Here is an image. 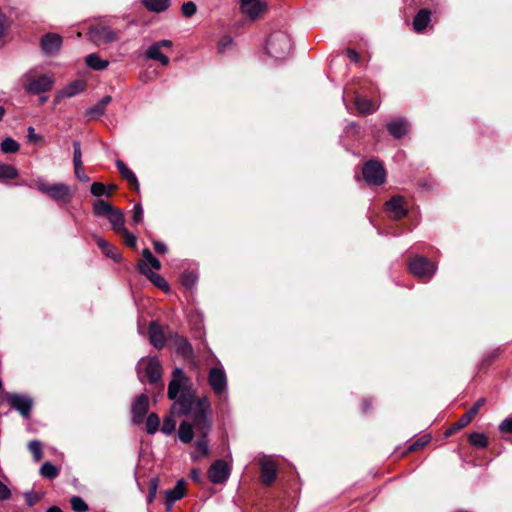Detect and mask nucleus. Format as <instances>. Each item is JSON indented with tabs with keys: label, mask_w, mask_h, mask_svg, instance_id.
<instances>
[{
	"label": "nucleus",
	"mask_w": 512,
	"mask_h": 512,
	"mask_svg": "<svg viewBox=\"0 0 512 512\" xmlns=\"http://www.w3.org/2000/svg\"><path fill=\"white\" fill-rule=\"evenodd\" d=\"M189 378L184 371L176 367L172 371V379L168 385V398L173 400L172 410L179 415L192 414V422L182 421L178 428V437L183 443H190L194 435V410L197 400L195 393L189 387Z\"/></svg>",
	"instance_id": "nucleus-1"
},
{
	"label": "nucleus",
	"mask_w": 512,
	"mask_h": 512,
	"mask_svg": "<svg viewBox=\"0 0 512 512\" xmlns=\"http://www.w3.org/2000/svg\"><path fill=\"white\" fill-rule=\"evenodd\" d=\"M211 411V403L208 397L204 396L197 399L196 407L194 410V426L195 431L200 438L196 441V448L203 456L209 455V448L207 442V435L209 434L212 426L209 414Z\"/></svg>",
	"instance_id": "nucleus-2"
},
{
	"label": "nucleus",
	"mask_w": 512,
	"mask_h": 512,
	"mask_svg": "<svg viewBox=\"0 0 512 512\" xmlns=\"http://www.w3.org/2000/svg\"><path fill=\"white\" fill-rule=\"evenodd\" d=\"M29 188H36L41 193L59 204H67L71 201L74 192L70 186L64 183H47L42 177L37 178L33 182L25 183Z\"/></svg>",
	"instance_id": "nucleus-3"
},
{
	"label": "nucleus",
	"mask_w": 512,
	"mask_h": 512,
	"mask_svg": "<svg viewBox=\"0 0 512 512\" xmlns=\"http://www.w3.org/2000/svg\"><path fill=\"white\" fill-rule=\"evenodd\" d=\"M265 50L275 61L285 60L292 51V39L285 31H275L268 37Z\"/></svg>",
	"instance_id": "nucleus-4"
},
{
	"label": "nucleus",
	"mask_w": 512,
	"mask_h": 512,
	"mask_svg": "<svg viewBox=\"0 0 512 512\" xmlns=\"http://www.w3.org/2000/svg\"><path fill=\"white\" fill-rule=\"evenodd\" d=\"M20 82L25 92L37 95L50 91L54 85V78L50 74H40L36 69H30L21 76Z\"/></svg>",
	"instance_id": "nucleus-5"
},
{
	"label": "nucleus",
	"mask_w": 512,
	"mask_h": 512,
	"mask_svg": "<svg viewBox=\"0 0 512 512\" xmlns=\"http://www.w3.org/2000/svg\"><path fill=\"white\" fill-rule=\"evenodd\" d=\"M363 179L369 186H380L386 181V170L376 160L367 161L362 168Z\"/></svg>",
	"instance_id": "nucleus-6"
},
{
	"label": "nucleus",
	"mask_w": 512,
	"mask_h": 512,
	"mask_svg": "<svg viewBox=\"0 0 512 512\" xmlns=\"http://www.w3.org/2000/svg\"><path fill=\"white\" fill-rule=\"evenodd\" d=\"M208 383L214 394L219 399L227 398L228 381L222 367L211 368L208 374Z\"/></svg>",
	"instance_id": "nucleus-7"
},
{
	"label": "nucleus",
	"mask_w": 512,
	"mask_h": 512,
	"mask_svg": "<svg viewBox=\"0 0 512 512\" xmlns=\"http://www.w3.org/2000/svg\"><path fill=\"white\" fill-rule=\"evenodd\" d=\"M408 268L412 275L425 281L430 280L436 272V265L423 256H417L412 259L408 264Z\"/></svg>",
	"instance_id": "nucleus-8"
},
{
	"label": "nucleus",
	"mask_w": 512,
	"mask_h": 512,
	"mask_svg": "<svg viewBox=\"0 0 512 512\" xmlns=\"http://www.w3.org/2000/svg\"><path fill=\"white\" fill-rule=\"evenodd\" d=\"M88 36L98 46L114 42L118 39V33L105 24L92 26L89 29Z\"/></svg>",
	"instance_id": "nucleus-9"
},
{
	"label": "nucleus",
	"mask_w": 512,
	"mask_h": 512,
	"mask_svg": "<svg viewBox=\"0 0 512 512\" xmlns=\"http://www.w3.org/2000/svg\"><path fill=\"white\" fill-rule=\"evenodd\" d=\"M6 397L11 408L17 410L21 416L28 418L31 414L33 400L31 397L18 393H7Z\"/></svg>",
	"instance_id": "nucleus-10"
},
{
	"label": "nucleus",
	"mask_w": 512,
	"mask_h": 512,
	"mask_svg": "<svg viewBox=\"0 0 512 512\" xmlns=\"http://www.w3.org/2000/svg\"><path fill=\"white\" fill-rule=\"evenodd\" d=\"M173 43L171 40H160L150 45L145 51V57L149 60L159 61L163 66H167L170 62L169 58L164 55L162 49H171Z\"/></svg>",
	"instance_id": "nucleus-11"
},
{
	"label": "nucleus",
	"mask_w": 512,
	"mask_h": 512,
	"mask_svg": "<svg viewBox=\"0 0 512 512\" xmlns=\"http://www.w3.org/2000/svg\"><path fill=\"white\" fill-rule=\"evenodd\" d=\"M231 468L224 460L214 461L208 469V478L213 484L224 483L230 476Z\"/></svg>",
	"instance_id": "nucleus-12"
},
{
	"label": "nucleus",
	"mask_w": 512,
	"mask_h": 512,
	"mask_svg": "<svg viewBox=\"0 0 512 512\" xmlns=\"http://www.w3.org/2000/svg\"><path fill=\"white\" fill-rule=\"evenodd\" d=\"M149 409V398L145 394L139 395L132 404V422L136 425L141 424Z\"/></svg>",
	"instance_id": "nucleus-13"
},
{
	"label": "nucleus",
	"mask_w": 512,
	"mask_h": 512,
	"mask_svg": "<svg viewBox=\"0 0 512 512\" xmlns=\"http://www.w3.org/2000/svg\"><path fill=\"white\" fill-rule=\"evenodd\" d=\"M239 2L241 13L250 19L258 18L266 8L261 0H239Z\"/></svg>",
	"instance_id": "nucleus-14"
},
{
	"label": "nucleus",
	"mask_w": 512,
	"mask_h": 512,
	"mask_svg": "<svg viewBox=\"0 0 512 512\" xmlns=\"http://www.w3.org/2000/svg\"><path fill=\"white\" fill-rule=\"evenodd\" d=\"M385 210L394 220H399L405 217L408 213L407 207L404 205V198L401 196H394L387 201L385 204Z\"/></svg>",
	"instance_id": "nucleus-15"
},
{
	"label": "nucleus",
	"mask_w": 512,
	"mask_h": 512,
	"mask_svg": "<svg viewBox=\"0 0 512 512\" xmlns=\"http://www.w3.org/2000/svg\"><path fill=\"white\" fill-rule=\"evenodd\" d=\"M260 466V478L262 483L267 486L271 485L275 481L277 476L276 463L273 460L264 457L260 460Z\"/></svg>",
	"instance_id": "nucleus-16"
},
{
	"label": "nucleus",
	"mask_w": 512,
	"mask_h": 512,
	"mask_svg": "<svg viewBox=\"0 0 512 512\" xmlns=\"http://www.w3.org/2000/svg\"><path fill=\"white\" fill-rule=\"evenodd\" d=\"M62 45V37L56 33L45 34L41 38V48L46 55L56 54Z\"/></svg>",
	"instance_id": "nucleus-17"
},
{
	"label": "nucleus",
	"mask_w": 512,
	"mask_h": 512,
	"mask_svg": "<svg viewBox=\"0 0 512 512\" xmlns=\"http://www.w3.org/2000/svg\"><path fill=\"white\" fill-rule=\"evenodd\" d=\"M185 496V481L180 479L177 481L173 489L165 491V505L166 510L170 511L173 504Z\"/></svg>",
	"instance_id": "nucleus-18"
},
{
	"label": "nucleus",
	"mask_w": 512,
	"mask_h": 512,
	"mask_svg": "<svg viewBox=\"0 0 512 512\" xmlns=\"http://www.w3.org/2000/svg\"><path fill=\"white\" fill-rule=\"evenodd\" d=\"M138 267L139 271L144 274L156 287L164 291L169 289L167 281L160 274L151 271L148 267V264L141 262L138 264Z\"/></svg>",
	"instance_id": "nucleus-19"
},
{
	"label": "nucleus",
	"mask_w": 512,
	"mask_h": 512,
	"mask_svg": "<svg viewBox=\"0 0 512 512\" xmlns=\"http://www.w3.org/2000/svg\"><path fill=\"white\" fill-rule=\"evenodd\" d=\"M145 371L151 384L158 383L161 380L162 367L160 361L156 357L148 359Z\"/></svg>",
	"instance_id": "nucleus-20"
},
{
	"label": "nucleus",
	"mask_w": 512,
	"mask_h": 512,
	"mask_svg": "<svg viewBox=\"0 0 512 512\" xmlns=\"http://www.w3.org/2000/svg\"><path fill=\"white\" fill-rule=\"evenodd\" d=\"M149 340L150 343L157 349H161L165 345V336L161 327L155 322L151 321L149 324Z\"/></svg>",
	"instance_id": "nucleus-21"
},
{
	"label": "nucleus",
	"mask_w": 512,
	"mask_h": 512,
	"mask_svg": "<svg viewBox=\"0 0 512 512\" xmlns=\"http://www.w3.org/2000/svg\"><path fill=\"white\" fill-rule=\"evenodd\" d=\"M387 130L395 138L403 137L409 130V123L404 118H397L387 123Z\"/></svg>",
	"instance_id": "nucleus-22"
},
{
	"label": "nucleus",
	"mask_w": 512,
	"mask_h": 512,
	"mask_svg": "<svg viewBox=\"0 0 512 512\" xmlns=\"http://www.w3.org/2000/svg\"><path fill=\"white\" fill-rule=\"evenodd\" d=\"M85 89V82L82 80H76L71 82L65 88L58 92L56 96V101H59L62 98H70L73 97Z\"/></svg>",
	"instance_id": "nucleus-23"
},
{
	"label": "nucleus",
	"mask_w": 512,
	"mask_h": 512,
	"mask_svg": "<svg viewBox=\"0 0 512 512\" xmlns=\"http://www.w3.org/2000/svg\"><path fill=\"white\" fill-rule=\"evenodd\" d=\"M97 246L101 249V251L108 257L113 259L114 261H120L121 254L119 250L107 242L104 238L100 236H94Z\"/></svg>",
	"instance_id": "nucleus-24"
},
{
	"label": "nucleus",
	"mask_w": 512,
	"mask_h": 512,
	"mask_svg": "<svg viewBox=\"0 0 512 512\" xmlns=\"http://www.w3.org/2000/svg\"><path fill=\"white\" fill-rule=\"evenodd\" d=\"M355 106L361 114H372L374 113L379 105L374 101L364 98L360 95L355 96Z\"/></svg>",
	"instance_id": "nucleus-25"
},
{
	"label": "nucleus",
	"mask_w": 512,
	"mask_h": 512,
	"mask_svg": "<svg viewBox=\"0 0 512 512\" xmlns=\"http://www.w3.org/2000/svg\"><path fill=\"white\" fill-rule=\"evenodd\" d=\"M107 219L110 222L112 229L117 234L126 229L124 214L121 210L114 208V210L109 214Z\"/></svg>",
	"instance_id": "nucleus-26"
},
{
	"label": "nucleus",
	"mask_w": 512,
	"mask_h": 512,
	"mask_svg": "<svg viewBox=\"0 0 512 512\" xmlns=\"http://www.w3.org/2000/svg\"><path fill=\"white\" fill-rule=\"evenodd\" d=\"M141 2L149 12L153 13H162L171 5V0H142Z\"/></svg>",
	"instance_id": "nucleus-27"
},
{
	"label": "nucleus",
	"mask_w": 512,
	"mask_h": 512,
	"mask_svg": "<svg viewBox=\"0 0 512 512\" xmlns=\"http://www.w3.org/2000/svg\"><path fill=\"white\" fill-rule=\"evenodd\" d=\"M430 11L421 9L413 19V28L416 32H422L430 22Z\"/></svg>",
	"instance_id": "nucleus-28"
},
{
	"label": "nucleus",
	"mask_w": 512,
	"mask_h": 512,
	"mask_svg": "<svg viewBox=\"0 0 512 512\" xmlns=\"http://www.w3.org/2000/svg\"><path fill=\"white\" fill-rule=\"evenodd\" d=\"M116 166L122 177L133 186L136 190L139 189V183L136 175L125 165L121 160L116 161Z\"/></svg>",
	"instance_id": "nucleus-29"
},
{
	"label": "nucleus",
	"mask_w": 512,
	"mask_h": 512,
	"mask_svg": "<svg viewBox=\"0 0 512 512\" xmlns=\"http://www.w3.org/2000/svg\"><path fill=\"white\" fill-rule=\"evenodd\" d=\"M111 100V96H104L99 102L87 110V115L91 118L101 117L105 113L106 107Z\"/></svg>",
	"instance_id": "nucleus-30"
},
{
	"label": "nucleus",
	"mask_w": 512,
	"mask_h": 512,
	"mask_svg": "<svg viewBox=\"0 0 512 512\" xmlns=\"http://www.w3.org/2000/svg\"><path fill=\"white\" fill-rule=\"evenodd\" d=\"M92 207L94 215L98 217H108L109 214L114 210V207L110 203L102 199L95 200L92 204Z\"/></svg>",
	"instance_id": "nucleus-31"
},
{
	"label": "nucleus",
	"mask_w": 512,
	"mask_h": 512,
	"mask_svg": "<svg viewBox=\"0 0 512 512\" xmlns=\"http://www.w3.org/2000/svg\"><path fill=\"white\" fill-rule=\"evenodd\" d=\"M113 189H115L114 185L106 186L101 182H94L90 187V192L97 198L102 196L110 197Z\"/></svg>",
	"instance_id": "nucleus-32"
},
{
	"label": "nucleus",
	"mask_w": 512,
	"mask_h": 512,
	"mask_svg": "<svg viewBox=\"0 0 512 512\" xmlns=\"http://www.w3.org/2000/svg\"><path fill=\"white\" fill-rule=\"evenodd\" d=\"M86 65L96 71H102L108 67L109 62L102 60L97 54H89L85 59Z\"/></svg>",
	"instance_id": "nucleus-33"
},
{
	"label": "nucleus",
	"mask_w": 512,
	"mask_h": 512,
	"mask_svg": "<svg viewBox=\"0 0 512 512\" xmlns=\"http://www.w3.org/2000/svg\"><path fill=\"white\" fill-rule=\"evenodd\" d=\"M176 351L185 358H191L193 356V348L187 339L183 337H177L175 340Z\"/></svg>",
	"instance_id": "nucleus-34"
},
{
	"label": "nucleus",
	"mask_w": 512,
	"mask_h": 512,
	"mask_svg": "<svg viewBox=\"0 0 512 512\" xmlns=\"http://www.w3.org/2000/svg\"><path fill=\"white\" fill-rule=\"evenodd\" d=\"M469 443L476 448H485L488 445V439L485 434L474 432L469 435Z\"/></svg>",
	"instance_id": "nucleus-35"
},
{
	"label": "nucleus",
	"mask_w": 512,
	"mask_h": 512,
	"mask_svg": "<svg viewBox=\"0 0 512 512\" xmlns=\"http://www.w3.org/2000/svg\"><path fill=\"white\" fill-rule=\"evenodd\" d=\"M40 474L48 479H55L59 475V470L50 462H45L40 468Z\"/></svg>",
	"instance_id": "nucleus-36"
},
{
	"label": "nucleus",
	"mask_w": 512,
	"mask_h": 512,
	"mask_svg": "<svg viewBox=\"0 0 512 512\" xmlns=\"http://www.w3.org/2000/svg\"><path fill=\"white\" fill-rule=\"evenodd\" d=\"M160 419L155 413L148 415L146 419V431L148 434H155L159 429Z\"/></svg>",
	"instance_id": "nucleus-37"
},
{
	"label": "nucleus",
	"mask_w": 512,
	"mask_h": 512,
	"mask_svg": "<svg viewBox=\"0 0 512 512\" xmlns=\"http://www.w3.org/2000/svg\"><path fill=\"white\" fill-rule=\"evenodd\" d=\"M18 176V171L12 165L0 163V180L2 179H15Z\"/></svg>",
	"instance_id": "nucleus-38"
},
{
	"label": "nucleus",
	"mask_w": 512,
	"mask_h": 512,
	"mask_svg": "<svg viewBox=\"0 0 512 512\" xmlns=\"http://www.w3.org/2000/svg\"><path fill=\"white\" fill-rule=\"evenodd\" d=\"M160 480L158 477H152L149 481L147 503L151 504L154 502L157 491L159 488Z\"/></svg>",
	"instance_id": "nucleus-39"
},
{
	"label": "nucleus",
	"mask_w": 512,
	"mask_h": 512,
	"mask_svg": "<svg viewBox=\"0 0 512 512\" xmlns=\"http://www.w3.org/2000/svg\"><path fill=\"white\" fill-rule=\"evenodd\" d=\"M19 148L20 146L17 141L11 137H7L1 142V151L3 153H16Z\"/></svg>",
	"instance_id": "nucleus-40"
},
{
	"label": "nucleus",
	"mask_w": 512,
	"mask_h": 512,
	"mask_svg": "<svg viewBox=\"0 0 512 512\" xmlns=\"http://www.w3.org/2000/svg\"><path fill=\"white\" fill-rule=\"evenodd\" d=\"M142 255L145 259L144 262L146 264L149 263L153 269L159 270L161 268L160 261L156 257L153 256V254L151 253V251L148 248L143 249Z\"/></svg>",
	"instance_id": "nucleus-41"
},
{
	"label": "nucleus",
	"mask_w": 512,
	"mask_h": 512,
	"mask_svg": "<svg viewBox=\"0 0 512 512\" xmlns=\"http://www.w3.org/2000/svg\"><path fill=\"white\" fill-rule=\"evenodd\" d=\"M71 507L75 512H86L88 511V505L79 496H73L70 500Z\"/></svg>",
	"instance_id": "nucleus-42"
},
{
	"label": "nucleus",
	"mask_w": 512,
	"mask_h": 512,
	"mask_svg": "<svg viewBox=\"0 0 512 512\" xmlns=\"http://www.w3.org/2000/svg\"><path fill=\"white\" fill-rule=\"evenodd\" d=\"M28 448L36 461H39L42 458V445L39 441H30L28 444Z\"/></svg>",
	"instance_id": "nucleus-43"
},
{
	"label": "nucleus",
	"mask_w": 512,
	"mask_h": 512,
	"mask_svg": "<svg viewBox=\"0 0 512 512\" xmlns=\"http://www.w3.org/2000/svg\"><path fill=\"white\" fill-rule=\"evenodd\" d=\"M431 440L430 435H423L419 439H417L413 444L408 447V452L416 451L424 446H426Z\"/></svg>",
	"instance_id": "nucleus-44"
},
{
	"label": "nucleus",
	"mask_w": 512,
	"mask_h": 512,
	"mask_svg": "<svg viewBox=\"0 0 512 512\" xmlns=\"http://www.w3.org/2000/svg\"><path fill=\"white\" fill-rule=\"evenodd\" d=\"M196 11H197V6L192 1L185 2L181 6V12L184 17H187V18L192 17L196 13Z\"/></svg>",
	"instance_id": "nucleus-45"
},
{
	"label": "nucleus",
	"mask_w": 512,
	"mask_h": 512,
	"mask_svg": "<svg viewBox=\"0 0 512 512\" xmlns=\"http://www.w3.org/2000/svg\"><path fill=\"white\" fill-rule=\"evenodd\" d=\"M73 164L75 166H80L82 163V152L81 146L78 141L73 142Z\"/></svg>",
	"instance_id": "nucleus-46"
},
{
	"label": "nucleus",
	"mask_w": 512,
	"mask_h": 512,
	"mask_svg": "<svg viewBox=\"0 0 512 512\" xmlns=\"http://www.w3.org/2000/svg\"><path fill=\"white\" fill-rule=\"evenodd\" d=\"M181 280L184 286L191 288L197 281V276L192 271H186L182 274Z\"/></svg>",
	"instance_id": "nucleus-47"
},
{
	"label": "nucleus",
	"mask_w": 512,
	"mask_h": 512,
	"mask_svg": "<svg viewBox=\"0 0 512 512\" xmlns=\"http://www.w3.org/2000/svg\"><path fill=\"white\" fill-rule=\"evenodd\" d=\"M42 496L43 494L35 493L33 491H27L24 493L25 501L27 505L30 507L38 503L41 500Z\"/></svg>",
	"instance_id": "nucleus-48"
},
{
	"label": "nucleus",
	"mask_w": 512,
	"mask_h": 512,
	"mask_svg": "<svg viewBox=\"0 0 512 512\" xmlns=\"http://www.w3.org/2000/svg\"><path fill=\"white\" fill-rule=\"evenodd\" d=\"M175 426H176L175 420L172 417H166L163 420L161 431L164 434L169 435V434H171L174 431Z\"/></svg>",
	"instance_id": "nucleus-49"
},
{
	"label": "nucleus",
	"mask_w": 512,
	"mask_h": 512,
	"mask_svg": "<svg viewBox=\"0 0 512 512\" xmlns=\"http://www.w3.org/2000/svg\"><path fill=\"white\" fill-rule=\"evenodd\" d=\"M119 235L124 238V243L126 246L132 248L136 246V237L127 229H124V231L120 232Z\"/></svg>",
	"instance_id": "nucleus-50"
},
{
	"label": "nucleus",
	"mask_w": 512,
	"mask_h": 512,
	"mask_svg": "<svg viewBox=\"0 0 512 512\" xmlns=\"http://www.w3.org/2000/svg\"><path fill=\"white\" fill-rule=\"evenodd\" d=\"M143 219V208L141 204H136L133 207L132 221L134 224H139Z\"/></svg>",
	"instance_id": "nucleus-51"
},
{
	"label": "nucleus",
	"mask_w": 512,
	"mask_h": 512,
	"mask_svg": "<svg viewBox=\"0 0 512 512\" xmlns=\"http://www.w3.org/2000/svg\"><path fill=\"white\" fill-rule=\"evenodd\" d=\"M233 41L230 36H223L218 42L217 49L219 53H223L226 51L228 47L232 45Z\"/></svg>",
	"instance_id": "nucleus-52"
},
{
	"label": "nucleus",
	"mask_w": 512,
	"mask_h": 512,
	"mask_svg": "<svg viewBox=\"0 0 512 512\" xmlns=\"http://www.w3.org/2000/svg\"><path fill=\"white\" fill-rule=\"evenodd\" d=\"M502 433H512V416L505 418L499 425Z\"/></svg>",
	"instance_id": "nucleus-53"
},
{
	"label": "nucleus",
	"mask_w": 512,
	"mask_h": 512,
	"mask_svg": "<svg viewBox=\"0 0 512 512\" xmlns=\"http://www.w3.org/2000/svg\"><path fill=\"white\" fill-rule=\"evenodd\" d=\"M74 172H75V176L77 177V179H79L80 181L82 182H88L90 179L89 177L85 174L84 172V168H83V164H81L79 167L78 166H75L74 167Z\"/></svg>",
	"instance_id": "nucleus-54"
},
{
	"label": "nucleus",
	"mask_w": 512,
	"mask_h": 512,
	"mask_svg": "<svg viewBox=\"0 0 512 512\" xmlns=\"http://www.w3.org/2000/svg\"><path fill=\"white\" fill-rule=\"evenodd\" d=\"M27 131V137L30 142L37 143L42 139V137L39 134L35 133V129L32 126L28 127Z\"/></svg>",
	"instance_id": "nucleus-55"
},
{
	"label": "nucleus",
	"mask_w": 512,
	"mask_h": 512,
	"mask_svg": "<svg viewBox=\"0 0 512 512\" xmlns=\"http://www.w3.org/2000/svg\"><path fill=\"white\" fill-rule=\"evenodd\" d=\"M10 496L11 492L9 488L2 481H0V500H7L10 498Z\"/></svg>",
	"instance_id": "nucleus-56"
},
{
	"label": "nucleus",
	"mask_w": 512,
	"mask_h": 512,
	"mask_svg": "<svg viewBox=\"0 0 512 512\" xmlns=\"http://www.w3.org/2000/svg\"><path fill=\"white\" fill-rule=\"evenodd\" d=\"M467 425L462 422V418H460L450 429L447 430L446 435H451L457 430H460Z\"/></svg>",
	"instance_id": "nucleus-57"
},
{
	"label": "nucleus",
	"mask_w": 512,
	"mask_h": 512,
	"mask_svg": "<svg viewBox=\"0 0 512 512\" xmlns=\"http://www.w3.org/2000/svg\"><path fill=\"white\" fill-rule=\"evenodd\" d=\"M153 247L157 253L165 254L167 252V246L160 241H154Z\"/></svg>",
	"instance_id": "nucleus-58"
},
{
	"label": "nucleus",
	"mask_w": 512,
	"mask_h": 512,
	"mask_svg": "<svg viewBox=\"0 0 512 512\" xmlns=\"http://www.w3.org/2000/svg\"><path fill=\"white\" fill-rule=\"evenodd\" d=\"M484 403L485 399L480 398L474 403V405L469 410L476 416L479 412V409L484 405Z\"/></svg>",
	"instance_id": "nucleus-59"
},
{
	"label": "nucleus",
	"mask_w": 512,
	"mask_h": 512,
	"mask_svg": "<svg viewBox=\"0 0 512 512\" xmlns=\"http://www.w3.org/2000/svg\"><path fill=\"white\" fill-rule=\"evenodd\" d=\"M474 417L475 415L470 410H468L461 418L464 424L469 425Z\"/></svg>",
	"instance_id": "nucleus-60"
},
{
	"label": "nucleus",
	"mask_w": 512,
	"mask_h": 512,
	"mask_svg": "<svg viewBox=\"0 0 512 512\" xmlns=\"http://www.w3.org/2000/svg\"><path fill=\"white\" fill-rule=\"evenodd\" d=\"M347 56L350 59V61H352V62H358L359 58H360L359 54L355 50H352V49H349L347 51Z\"/></svg>",
	"instance_id": "nucleus-61"
},
{
	"label": "nucleus",
	"mask_w": 512,
	"mask_h": 512,
	"mask_svg": "<svg viewBox=\"0 0 512 512\" xmlns=\"http://www.w3.org/2000/svg\"><path fill=\"white\" fill-rule=\"evenodd\" d=\"M190 476H191V479H192V480H194V481H196V482H198V481L200 480V473H199V471H198V470H196V469H193V470L191 471Z\"/></svg>",
	"instance_id": "nucleus-62"
},
{
	"label": "nucleus",
	"mask_w": 512,
	"mask_h": 512,
	"mask_svg": "<svg viewBox=\"0 0 512 512\" xmlns=\"http://www.w3.org/2000/svg\"><path fill=\"white\" fill-rule=\"evenodd\" d=\"M370 403L368 401V399H364L363 400V411L364 412H368L370 410Z\"/></svg>",
	"instance_id": "nucleus-63"
},
{
	"label": "nucleus",
	"mask_w": 512,
	"mask_h": 512,
	"mask_svg": "<svg viewBox=\"0 0 512 512\" xmlns=\"http://www.w3.org/2000/svg\"><path fill=\"white\" fill-rule=\"evenodd\" d=\"M46 512H63L58 506H52L46 510Z\"/></svg>",
	"instance_id": "nucleus-64"
}]
</instances>
